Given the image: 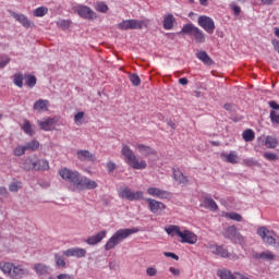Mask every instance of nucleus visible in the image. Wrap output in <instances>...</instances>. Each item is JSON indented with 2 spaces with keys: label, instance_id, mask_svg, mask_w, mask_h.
Listing matches in <instances>:
<instances>
[{
  "label": "nucleus",
  "instance_id": "1",
  "mask_svg": "<svg viewBox=\"0 0 279 279\" xmlns=\"http://www.w3.org/2000/svg\"><path fill=\"white\" fill-rule=\"evenodd\" d=\"M121 155L123 156L124 161L131 169H135L137 171H143L147 169V161L140 160L136 158V154L134 150L128 146V144H123L121 148Z\"/></svg>",
  "mask_w": 279,
  "mask_h": 279
},
{
  "label": "nucleus",
  "instance_id": "2",
  "mask_svg": "<svg viewBox=\"0 0 279 279\" xmlns=\"http://www.w3.org/2000/svg\"><path fill=\"white\" fill-rule=\"evenodd\" d=\"M136 232H138V228L119 229L106 242L105 244L106 252H110V250H114L117 245H119V243H122V241H125L128 236H132V234H136Z\"/></svg>",
  "mask_w": 279,
  "mask_h": 279
},
{
  "label": "nucleus",
  "instance_id": "3",
  "mask_svg": "<svg viewBox=\"0 0 279 279\" xmlns=\"http://www.w3.org/2000/svg\"><path fill=\"white\" fill-rule=\"evenodd\" d=\"M0 270L11 279H21L25 276V268L11 262H0Z\"/></svg>",
  "mask_w": 279,
  "mask_h": 279
},
{
  "label": "nucleus",
  "instance_id": "4",
  "mask_svg": "<svg viewBox=\"0 0 279 279\" xmlns=\"http://www.w3.org/2000/svg\"><path fill=\"white\" fill-rule=\"evenodd\" d=\"M178 34H186L187 36H193L195 43H197L198 45L206 43V35L202 32V29H199V27L195 26L193 23L184 24L182 29Z\"/></svg>",
  "mask_w": 279,
  "mask_h": 279
},
{
  "label": "nucleus",
  "instance_id": "5",
  "mask_svg": "<svg viewBox=\"0 0 279 279\" xmlns=\"http://www.w3.org/2000/svg\"><path fill=\"white\" fill-rule=\"evenodd\" d=\"M223 236L225 239H229L231 243H236L238 245H241V247H245L247 243L245 236H243V234L239 232V229H236V226L234 225L225 228Z\"/></svg>",
  "mask_w": 279,
  "mask_h": 279
},
{
  "label": "nucleus",
  "instance_id": "6",
  "mask_svg": "<svg viewBox=\"0 0 279 279\" xmlns=\"http://www.w3.org/2000/svg\"><path fill=\"white\" fill-rule=\"evenodd\" d=\"M119 197L121 199H128V202H136L138 199H143V191H132V189L124 186L119 191Z\"/></svg>",
  "mask_w": 279,
  "mask_h": 279
},
{
  "label": "nucleus",
  "instance_id": "7",
  "mask_svg": "<svg viewBox=\"0 0 279 279\" xmlns=\"http://www.w3.org/2000/svg\"><path fill=\"white\" fill-rule=\"evenodd\" d=\"M59 175H61L62 180H65V182H70L74 186L77 185V181L80 180V172L73 171L69 168H63L59 170Z\"/></svg>",
  "mask_w": 279,
  "mask_h": 279
},
{
  "label": "nucleus",
  "instance_id": "8",
  "mask_svg": "<svg viewBox=\"0 0 279 279\" xmlns=\"http://www.w3.org/2000/svg\"><path fill=\"white\" fill-rule=\"evenodd\" d=\"M98 184L86 177H78V181H76L75 187L78 191H93V189H97Z\"/></svg>",
  "mask_w": 279,
  "mask_h": 279
},
{
  "label": "nucleus",
  "instance_id": "9",
  "mask_svg": "<svg viewBox=\"0 0 279 279\" xmlns=\"http://www.w3.org/2000/svg\"><path fill=\"white\" fill-rule=\"evenodd\" d=\"M74 12L81 16V19H85L86 21H93L97 19V13L93 11L89 7L78 5L75 8Z\"/></svg>",
  "mask_w": 279,
  "mask_h": 279
},
{
  "label": "nucleus",
  "instance_id": "10",
  "mask_svg": "<svg viewBox=\"0 0 279 279\" xmlns=\"http://www.w3.org/2000/svg\"><path fill=\"white\" fill-rule=\"evenodd\" d=\"M145 202L148 204V209L153 215H160L162 210L167 209V205L165 203L154 199V198H145Z\"/></svg>",
  "mask_w": 279,
  "mask_h": 279
},
{
  "label": "nucleus",
  "instance_id": "11",
  "mask_svg": "<svg viewBox=\"0 0 279 279\" xmlns=\"http://www.w3.org/2000/svg\"><path fill=\"white\" fill-rule=\"evenodd\" d=\"M257 234L260 236V239L264 241V243H267V245H276V238L274 236V231H269L266 227H260L257 229Z\"/></svg>",
  "mask_w": 279,
  "mask_h": 279
},
{
  "label": "nucleus",
  "instance_id": "12",
  "mask_svg": "<svg viewBox=\"0 0 279 279\" xmlns=\"http://www.w3.org/2000/svg\"><path fill=\"white\" fill-rule=\"evenodd\" d=\"M199 27H203L207 34H214L215 32V21L206 15H201L197 21Z\"/></svg>",
  "mask_w": 279,
  "mask_h": 279
},
{
  "label": "nucleus",
  "instance_id": "13",
  "mask_svg": "<svg viewBox=\"0 0 279 279\" xmlns=\"http://www.w3.org/2000/svg\"><path fill=\"white\" fill-rule=\"evenodd\" d=\"M146 193L151 197H158V199H169L171 197V192L161 190L160 187H147Z\"/></svg>",
  "mask_w": 279,
  "mask_h": 279
},
{
  "label": "nucleus",
  "instance_id": "14",
  "mask_svg": "<svg viewBox=\"0 0 279 279\" xmlns=\"http://www.w3.org/2000/svg\"><path fill=\"white\" fill-rule=\"evenodd\" d=\"M206 247L216 256H220L221 258H230V251H228L223 245L209 244Z\"/></svg>",
  "mask_w": 279,
  "mask_h": 279
},
{
  "label": "nucleus",
  "instance_id": "15",
  "mask_svg": "<svg viewBox=\"0 0 279 279\" xmlns=\"http://www.w3.org/2000/svg\"><path fill=\"white\" fill-rule=\"evenodd\" d=\"M63 256H66V258H71L73 256L75 258H84L86 256V248L71 247L63 251Z\"/></svg>",
  "mask_w": 279,
  "mask_h": 279
},
{
  "label": "nucleus",
  "instance_id": "16",
  "mask_svg": "<svg viewBox=\"0 0 279 279\" xmlns=\"http://www.w3.org/2000/svg\"><path fill=\"white\" fill-rule=\"evenodd\" d=\"M179 239H181L180 243H187L189 245H195L197 243V234L189 230H184Z\"/></svg>",
  "mask_w": 279,
  "mask_h": 279
},
{
  "label": "nucleus",
  "instance_id": "17",
  "mask_svg": "<svg viewBox=\"0 0 279 279\" xmlns=\"http://www.w3.org/2000/svg\"><path fill=\"white\" fill-rule=\"evenodd\" d=\"M106 236H108V231L102 230L96 233L95 235L87 238L85 243H87V245H97L101 243V240L106 239Z\"/></svg>",
  "mask_w": 279,
  "mask_h": 279
},
{
  "label": "nucleus",
  "instance_id": "18",
  "mask_svg": "<svg viewBox=\"0 0 279 279\" xmlns=\"http://www.w3.org/2000/svg\"><path fill=\"white\" fill-rule=\"evenodd\" d=\"M106 236H108V231L102 230L96 233L95 235L87 238L85 243H87V245H97L101 243V240L106 239Z\"/></svg>",
  "mask_w": 279,
  "mask_h": 279
},
{
  "label": "nucleus",
  "instance_id": "19",
  "mask_svg": "<svg viewBox=\"0 0 279 279\" xmlns=\"http://www.w3.org/2000/svg\"><path fill=\"white\" fill-rule=\"evenodd\" d=\"M58 123V119L56 118H47L43 121L38 122V125L40 130H44V132H51L53 130V126Z\"/></svg>",
  "mask_w": 279,
  "mask_h": 279
},
{
  "label": "nucleus",
  "instance_id": "20",
  "mask_svg": "<svg viewBox=\"0 0 279 279\" xmlns=\"http://www.w3.org/2000/svg\"><path fill=\"white\" fill-rule=\"evenodd\" d=\"M77 158L82 162H86V161L95 162V160H97L95 155L93 153H90L89 150H77Z\"/></svg>",
  "mask_w": 279,
  "mask_h": 279
},
{
  "label": "nucleus",
  "instance_id": "21",
  "mask_svg": "<svg viewBox=\"0 0 279 279\" xmlns=\"http://www.w3.org/2000/svg\"><path fill=\"white\" fill-rule=\"evenodd\" d=\"M203 208H207L208 210H211V213H217L219 210V206L217 205V202L210 197H204L202 205Z\"/></svg>",
  "mask_w": 279,
  "mask_h": 279
},
{
  "label": "nucleus",
  "instance_id": "22",
  "mask_svg": "<svg viewBox=\"0 0 279 279\" xmlns=\"http://www.w3.org/2000/svg\"><path fill=\"white\" fill-rule=\"evenodd\" d=\"M149 25V21L147 20H129V29H143V27H147Z\"/></svg>",
  "mask_w": 279,
  "mask_h": 279
},
{
  "label": "nucleus",
  "instance_id": "23",
  "mask_svg": "<svg viewBox=\"0 0 279 279\" xmlns=\"http://www.w3.org/2000/svg\"><path fill=\"white\" fill-rule=\"evenodd\" d=\"M149 25V21L147 20H129V29H143V27H147Z\"/></svg>",
  "mask_w": 279,
  "mask_h": 279
},
{
  "label": "nucleus",
  "instance_id": "24",
  "mask_svg": "<svg viewBox=\"0 0 279 279\" xmlns=\"http://www.w3.org/2000/svg\"><path fill=\"white\" fill-rule=\"evenodd\" d=\"M136 149L142 154V156H144L145 158H147V156H156V150L154 148H151V146H147L144 144H138L136 146Z\"/></svg>",
  "mask_w": 279,
  "mask_h": 279
},
{
  "label": "nucleus",
  "instance_id": "25",
  "mask_svg": "<svg viewBox=\"0 0 279 279\" xmlns=\"http://www.w3.org/2000/svg\"><path fill=\"white\" fill-rule=\"evenodd\" d=\"M173 178L179 184H189V177L184 175L180 168L173 169Z\"/></svg>",
  "mask_w": 279,
  "mask_h": 279
},
{
  "label": "nucleus",
  "instance_id": "26",
  "mask_svg": "<svg viewBox=\"0 0 279 279\" xmlns=\"http://www.w3.org/2000/svg\"><path fill=\"white\" fill-rule=\"evenodd\" d=\"M11 16H13L15 21L21 23L23 27H32V21H29V19H27V16H25L24 14H17L15 12H11Z\"/></svg>",
  "mask_w": 279,
  "mask_h": 279
},
{
  "label": "nucleus",
  "instance_id": "27",
  "mask_svg": "<svg viewBox=\"0 0 279 279\" xmlns=\"http://www.w3.org/2000/svg\"><path fill=\"white\" fill-rule=\"evenodd\" d=\"M221 158H225L226 162L230 165H239V154L234 150H231L229 154H221Z\"/></svg>",
  "mask_w": 279,
  "mask_h": 279
},
{
  "label": "nucleus",
  "instance_id": "28",
  "mask_svg": "<svg viewBox=\"0 0 279 279\" xmlns=\"http://www.w3.org/2000/svg\"><path fill=\"white\" fill-rule=\"evenodd\" d=\"M49 169H51L49 160L43 158L35 161V171H49Z\"/></svg>",
  "mask_w": 279,
  "mask_h": 279
},
{
  "label": "nucleus",
  "instance_id": "29",
  "mask_svg": "<svg viewBox=\"0 0 279 279\" xmlns=\"http://www.w3.org/2000/svg\"><path fill=\"white\" fill-rule=\"evenodd\" d=\"M239 274L240 272L232 274L228 269H219L217 271V276H219L220 279H239Z\"/></svg>",
  "mask_w": 279,
  "mask_h": 279
},
{
  "label": "nucleus",
  "instance_id": "30",
  "mask_svg": "<svg viewBox=\"0 0 279 279\" xmlns=\"http://www.w3.org/2000/svg\"><path fill=\"white\" fill-rule=\"evenodd\" d=\"M33 109L37 112H43L45 110H49V100L47 99H38L34 106Z\"/></svg>",
  "mask_w": 279,
  "mask_h": 279
},
{
  "label": "nucleus",
  "instance_id": "31",
  "mask_svg": "<svg viewBox=\"0 0 279 279\" xmlns=\"http://www.w3.org/2000/svg\"><path fill=\"white\" fill-rule=\"evenodd\" d=\"M167 234H169L170 236H181L182 234V229H180V226H175V225H170L168 227L165 228Z\"/></svg>",
  "mask_w": 279,
  "mask_h": 279
},
{
  "label": "nucleus",
  "instance_id": "32",
  "mask_svg": "<svg viewBox=\"0 0 279 279\" xmlns=\"http://www.w3.org/2000/svg\"><path fill=\"white\" fill-rule=\"evenodd\" d=\"M254 258H260L262 260H276V255L271 251H265L254 254Z\"/></svg>",
  "mask_w": 279,
  "mask_h": 279
},
{
  "label": "nucleus",
  "instance_id": "33",
  "mask_svg": "<svg viewBox=\"0 0 279 279\" xmlns=\"http://www.w3.org/2000/svg\"><path fill=\"white\" fill-rule=\"evenodd\" d=\"M175 23V17L173 14H167L163 17V29H173V25Z\"/></svg>",
  "mask_w": 279,
  "mask_h": 279
},
{
  "label": "nucleus",
  "instance_id": "34",
  "mask_svg": "<svg viewBox=\"0 0 279 279\" xmlns=\"http://www.w3.org/2000/svg\"><path fill=\"white\" fill-rule=\"evenodd\" d=\"M34 270L37 274V276H47V274H49V266L45 264H35Z\"/></svg>",
  "mask_w": 279,
  "mask_h": 279
},
{
  "label": "nucleus",
  "instance_id": "35",
  "mask_svg": "<svg viewBox=\"0 0 279 279\" xmlns=\"http://www.w3.org/2000/svg\"><path fill=\"white\" fill-rule=\"evenodd\" d=\"M22 130H23L24 134H27L28 136H34V134L36 133L34 131V125H32V122H29V120H24Z\"/></svg>",
  "mask_w": 279,
  "mask_h": 279
},
{
  "label": "nucleus",
  "instance_id": "36",
  "mask_svg": "<svg viewBox=\"0 0 279 279\" xmlns=\"http://www.w3.org/2000/svg\"><path fill=\"white\" fill-rule=\"evenodd\" d=\"M196 58H198V60H201V62H204V64H207L208 66H210V64H213V59H210V57L208 56V53L206 51L197 52Z\"/></svg>",
  "mask_w": 279,
  "mask_h": 279
},
{
  "label": "nucleus",
  "instance_id": "37",
  "mask_svg": "<svg viewBox=\"0 0 279 279\" xmlns=\"http://www.w3.org/2000/svg\"><path fill=\"white\" fill-rule=\"evenodd\" d=\"M222 217H225L226 219H231L232 221H243V216H241V214L231 211V213H226L222 211Z\"/></svg>",
  "mask_w": 279,
  "mask_h": 279
},
{
  "label": "nucleus",
  "instance_id": "38",
  "mask_svg": "<svg viewBox=\"0 0 279 279\" xmlns=\"http://www.w3.org/2000/svg\"><path fill=\"white\" fill-rule=\"evenodd\" d=\"M242 138H243V141H245V143H252V141H254V138H256V133H254V131H252V129H247V130L243 131Z\"/></svg>",
  "mask_w": 279,
  "mask_h": 279
},
{
  "label": "nucleus",
  "instance_id": "39",
  "mask_svg": "<svg viewBox=\"0 0 279 279\" xmlns=\"http://www.w3.org/2000/svg\"><path fill=\"white\" fill-rule=\"evenodd\" d=\"M265 145L268 149H276L278 147V140L274 136H266Z\"/></svg>",
  "mask_w": 279,
  "mask_h": 279
},
{
  "label": "nucleus",
  "instance_id": "40",
  "mask_svg": "<svg viewBox=\"0 0 279 279\" xmlns=\"http://www.w3.org/2000/svg\"><path fill=\"white\" fill-rule=\"evenodd\" d=\"M25 147L28 151H38V149L40 148V142H38V140H33L26 143Z\"/></svg>",
  "mask_w": 279,
  "mask_h": 279
},
{
  "label": "nucleus",
  "instance_id": "41",
  "mask_svg": "<svg viewBox=\"0 0 279 279\" xmlns=\"http://www.w3.org/2000/svg\"><path fill=\"white\" fill-rule=\"evenodd\" d=\"M36 163L31 157L26 158L23 162L24 171H35Z\"/></svg>",
  "mask_w": 279,
  "mask_h": 279
},
{
  "label": "nucleus",
  "instance_id": "42",
  "mask_svg": "<svg viewBox=\"0 0 279 279\" xmlns=\"http://www.w3.org/2000/svg\"><path fill=\"white\" fill-rule=\"evenodd\" d=\"M54 263L57 267H61L62 269L66 267V262L64 260V257H62V255H60L59 253L54 254Z\"/></svg>",
  "mask_w": 279,
  "mask_h": 279
},
{
  "label": "nucleus",
  "instance_id": "43",
  "mask_svg": "<svg viewBox=\"0 0 279 279\" xmlns=\"http://www.w3.org/2000/svg\"><path fill=\"white\" fill-rule=\"evenodd\" d=\"M47 12H49V9L47 7H39L33 11L34 16L43 17L47 15Z\"/></svg>",
  "mask_w": 279,
  "mask_h": 279
},
{
  "label": "nucleus",
  "instance_id": "44",
  "mask_svg": "<svg viewBox=\"0 0 279 279\" xmlns=\"http://www.w3.org/2000/svg\"><path fill=\"white\" fill-rule=\"evenodd\" d=\"M57 27H60V29H69L71 27V21L70 20H59L57 21Z\"/></svg>",
  "mask_w": 279,
  "mask_h": 279
},
{
  "label": "nucleus",
  "instance_id": "45",
  "mask_svg": "<svg viewBox=\"0 0 279 279\" xmlns=\"http://www.w3.org/2000/svg\"><path fill=\"white\" fill-rule=\"evenodd\" d=\"M244 167H258V161H255L254 158H247L242 160Z\"/></svg>",
  "mask_w": 279,
  "mask_h": 279
},
{
  "label": "nucleus",
  "instance_id": "46",
  "mask_svg": "<svg viewBox=\"0 0 279 279\" xmlns=\"http://www.w3.org/2000/svg\"><path fill=\"white\" fill-rule=\"evenodd\" d=\"M13 82L19 88H23V74H14Z\"/></svg>",
  "mask_w": 279,
  "mask_h": 279
},
{
  "label": "nucleus",
  "instance_id": "47",
  "mask_svg": "<svg viewBox=\"0 0 279 279\" xmlns=\"http://www.w3.org/2000/svg\"><path fill=\"white\" fill-rule=\"evenodd\" d=\"M129 80L133 86H141V76L137 74H130Z\"/></svg>",
  "mask_w": 279,
  "mask_h": 279
},
{
  "label": "nucleus",
  "instance_id": "48",
  "mask_svg": "<svg viewBox=\"0 0 279 279\" xmlns=\"http://www.w3.org/2000/svg\"><path fill=\"white\" fill-rule=\"evenodd\" d=\"M74 123L82 125L84 123V111H80L74 116Z\"/></svg>",
  "mask_w": 279,
  "mask_h": 279
},
{
  "label": "nucleus",
  "instance_id": "49",
  "mask_svg": "<svg viewBox=\"0 0 279 279\" xmlns=\"http://www.w3.org/2000/svg\"><path fill=\"white\" fill-rule=\"evenodd\" d=\"M96 11L97 12H101V13H106L108 12V4L104 3V2H98L96 4Z\"/></svg>",
  "mask_w": 279,
  "mask_h": 279
},
{
  "label": "nucleus",
  "instance_id": "50",
  "mask_svg": "<svg viewBox=\"0 0 279 279\" xmlns=\"http://www.w3.org/2000/svg\"><path fill=\"white\" fill-rule=\"evenodd\" d=\"M25 151H27L26 146H16L14 149V156H24Z\"/></svg>",
  "mask_w": 279,
  "mask_h": 279
},
{
  "label": "nucleus",
  "instance_id": "51",
  "mask_svg": "<svg viewBox=\"0 0 279 279\" xmlns=\"http://www.w3.org/2000/svg\"><path fill=\"white\" fill-rule=\"evenodd\" d=\"M10 57L8 56H0V69H4V66H8L10 64Z\"/></svg>",
  "mask_w": 279,
  "mask_h": 279
},
{
  "label": "nucleus",
  "instance_id": "52",
  "mask_svg": "<svg viewBox=\"0 0 279 279\" xmlns=\"http://www.w3.org/2000/svg\"><path fill=\"white\" fill-rule=\"evenodd\" d=\"M270 121L279 125V113L276 110L270 111Z\"/></svg>",
  "mask_w": 279,
  "mask_h": 279
},
{
  "label": "nucleus",
  "instance_id": "53",
  "mask_svg": "<svg viewBox=\"0 0 279 279\" xmlns=\"http://www.w3.org/2000/svg\"><path fill=\"white\" fill-rule=\"evenodd\" d=\"M118 29L128 31L130 29V20H124L118 24Z\"/></svg>",
  "mask_w": 279,
  "mask_h": 279
},
{
  "label": "nucleus",
  "instance_id": "54",
  "mask_svg": "<svg viewBox=\"0 0 279 279\" xmlns=\"http://www.w3.org/2000/svg\"><path fill=\"white\" fill-rule=\"evenodd\" d=\"M26 84H27V86H29V88H34V86H36V76L28 75Z\"/></svg>",
  "mask_w": 279,
  "mask_h": 279
},
{
  "label": "nucleus",
  "instance_id": "55",
  "mask_svg": "<svg viewBox=\"0 0 279 279\" xmlns=\"http://www.w3.org/2000/svg\"><path fill=\"white\" fill-rule=\"evenodd\" d=\"M146 275L153 278L154 276L158 275V269H156V267H148L146 269Z\"/></svg>",
  "mask_w": 279,
  "mask_h": 279
},
{
  "label": "nucleus",
  "instance_id": "56",
  "mask_svg": "<svg viewBox=\"0 0 279 279\" xmlns=\"http://www.w3.org/2000/svg\"><path fill=\"white\" fill-rule=\"evenodd\" d=\"M106 167H107V171L109 173H112L114 169H117V163H114V161H108Z\"/></svg>",
  "mask_w": 279,
  "mask_h": 279
},
{
  "label": "nucleus",
  "instance_id": "57",
  "mask_svg": "<svg viewBox=\"0 0 279 279\" xmlns=\"http://www.w3.org/2000/svg\"><path fill=\"white\" fill-rule=\"evenodd\" d=\"M264 158H266V160H277L278 159V155H276L274 153H265L264 154Z\"/></svg>",
  "mask_w": 279,
  "mask_h": 279
},
{
  "label": "nucleus",
  "instance_id": "58",
  "mask_svg": "<svg viewBox=\"0 0 279 279\" xmlns=\"http://www.w3.org/2000/svg\"><path fill=\"white\" fill-rule=\"evenodd\" d=\"M163 256L167 258H173V260H180V256L175 255V253L163 252Z\"/></svg>",
  "mask_w": 279,
  "mask_h": 279
},
{
  "label": "nucleus",
  "instance_id": "59",
  "mask_svg": "<svg viewBox=\"0 0 279 279\" xmlns=\"http://www.w3.org/2000/svg\"><path fill=\"white\" fill-rule=\"evenodd\" d=\"M170 274H172V276H174L175 278H178L180 276V274H182V271L180 270V268H175V267H170L169 268Z\"/></svg>",
  "mask_w": 279,
  "mask_h": 279
},
{
  "label": "nucleus",
  "instance_id": "60",
  "mask_svg": "<svg viewBox=\"0 0 279 279\" xmlns=\"http://www.w3.org/2000/svg\"><path fill=\"white\" fill-rule=\"evenodd\" d=\"M19 189H20L19 183H11L9 185V191H11V193H16Z\"/></svg>",
  "mask_w": 279,
  "mask_h": 279
},
{
  "label": "nucleus",
  "instance_id": "61",
  "mask_svg": "<svg viewBox=\"0 0 279 279\" xmlns=\"http://www.w3.org/2000/svg\"><path fill=\"white\" fill-rule=\"evenodd\" d=\"M231 10L233 11V14H234L235 16H239V14H241V7H239V5H236V4L232 5V7H231Z\"/></svg>",
  "mask_w": 279,
  "mask_h": 279
},
{
  "label": "nucleus",
  "instance_id": "62",
  "mask_svg": "<svg viewBox=\"0 0 279 279\" xmlns=\"http://www.w3.org/2000/svg\"><path fill=\"white\" fill-rule=\"evenodd\" d=\"M9 193H8V189L0 186V199L2 197H8Z\"/></svg>",
  "mask_w": 279,
  "mask_h": 279
},
{
  "label": "nucleus",
  "instance_id": "63",
  "mask_svg": "<svg viewBox=\"0 0 279 279\" xmlns=\"http://www.w3.org/2000/svg\"><path fill=\"white\" fill-rule=\"evenodd\" d=\"M268 106H269L270 108H272V110H279V105H278V102H276V100H270V101L268 102Z\"/></svg>",
  "mask_w": 279,
  "mask_h": 279
},
{
  "label": "nucleus",
  "instance_id": "64",
  "mask_svg": "<svg viewBox=\"0 0 279 279\" xmlns=\"http://www.w3.org/2000/svg\"><path fill=\"white\" fill-rule=\"evenodd\" d=\"M58 279H75L73 278V276L69 275V274H60L57 276Z\"/></svg>",
  "mask_w": 279,
  "mask_h": 279
}]
</instances>
